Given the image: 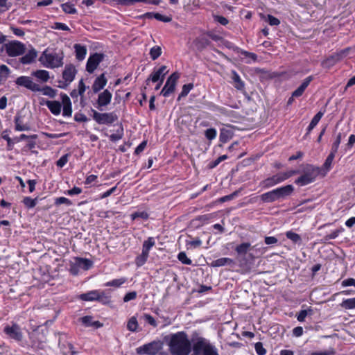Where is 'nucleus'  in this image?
I'll return each mask as SVG.
<instances>
[{"mask_svg": "<svg viewBox=\"0 0 355 355\" xmlns=\"http://www.w3.org/2000/svg\"><path fill=\"white\" fill-rule=\"evenodd\" d=\"M168 345L172 355H189L193 351V345L187 334L183 331L172 334Z\"/></svg>", "mask_w": 355, "mask_h": 355, "instance_id": "1", "label": "nucleus"}, {"mask_svg": "<svg viewBox=\"0 0 355 355\" xmlns=\"http://www.w3.org/2000/svg\"><path fill=\"white\" fill-rule=\"evenodd\" d=\"M294 191V187L288 184L266 192L259 196L262 203H272L280 199H285Z\"/></svg>", "mask_w": 355, "mask_h": 355, "instance_id": "2", "label": "nucleus"}, {"mask_svg": "<svg viewBox=\"0 0 355 355\" xmlns=\"http://www.w3.org/2000/svg\"><path fill=\"white\" fill-rule=\"evenodd\" d=\"M301 172L302 174L295 180V183L300 187L315 182L319 175L322 176L320 167L311 164H303Z\"/></svg>", "mask_w": 355, "mask_h": 355, "instance_id": "3", "label": "nucleus"}, {"mask_svg": "<svg viewBox=\"0 0 355 355\" xmlns=\"http://www.w3.org/2000/svg\"><path fill=\"white\" fill-rule=\"evenodd\" d=\"M193 355H219L218 349L208 339L198 337L193 343Z\"/></svg>", "mask_w": 355, "mask_h": 355, "instance_id": "4", "label": "nucleus"}, {"mask_svg": "<svg viewBox=\"0 0 355 355\" xmlns=\"http://www.w3.org/2000/svg\"><path fill=\"white\" fill-rule=\"evenodd\" d=\"M300 172L299 170H290L286 172H279L262 180L260 182V185L263 189H268L283 182L293 175L300 173Z\"/></svg>", "mask_w": 355, "mask_h": 355, "instance_id": "5", "label": "nucleus"}, {"mask_svg": "<svg viewBox=\"0 0 355 355\" xmlns=\"http://www.w3.org/2000/svg\"><path fill=\"white\" fill-rule=\"evenodd\" d=\"M63 57L56 53H49L47 50L43 52L40 58L42 64L48 68H56L62 66Z\"/></svg>", "mask_w": 355, "mask_h": 355, "instance_id": "6", "label": "nucleus"}, {"mask_svg": "<svg viewBox=\"0 0 355 355\" xmlns=\"http://www.w3.org/2000/svg\"><path fill=\"white\" fill-rule=\"evenodd\" d=\"M92 266V261L87 259L75 258L70 262V272L76 275L81 270H87Z\"/></svg>", "mask_w": 355, "mask_h": 355, "instance_id": "7", "label": "nucleus"}, {"mask_svg": "<svg viewBox=\"0 0 355 355\" xmlns=\"http://www.w3.org/2000/svg\"><path fill=\"white\" fill-rule=\"evenodd\" d=\"M180 75L178 71L171 73L167 78L166 82L161 90L160 94L164 97H168L175 90L176 85Z\"/></svg>", "mask_w": 355, "mask_h": 355, "instance_id": "8", "label": "nucleus"}, {"mask_svg": "<svg viewBox=\"0 0 355 355\" xmlns=\"http://www.w3.org/2000/svg\"><path fill=\"white\" fill-rule=\"evenodd\" d=\"M7 53L10 56H18L22 55L25 52V45L18 41H12L6 45Z\"/></svg>", "mask_w": 355, "mask_h": 355, "instance_id": "9", "label": "nucleus"}, {"mask_svg": "<svg viewBox=\"0 0 355 355\" xmlns=\"http://www.w3.org/2000/svg\"><path fill=\"white\" fill-rule=\"evenodd\" d=\"M80 299L84 301L98 300L104 304L109 302V299L103 295V292L98 291H92L86 293L81 294Z\"/></svg>", "mask_w": 355, "mask_h": 355, "instance_id": "10", "label": "nucleus"}, {"mask_svg": "<svg viewBox=\"0 0 355 355\" xmlns=\"http://www.w3.org/2000/svg\"><path fill=\"white\" fill-rule=\"evenodd\" d=\"M17 85L26 87L32 92H37L40 90V86L35 83L31 77L20 76L15 80Z\"/></svg>", "mask_w": 355, "mask_h": 355, "instance_id": "11", "label": "nucleus"}, {"mask_svg": "<svg viewBox=\"0 0 355 355\" xmlns=\"http://www.w3.org/2000/svg\"><path fill=\"white\" fill-rule=\"evenodd\" d=\"M159 343L154 341L137 348V353L138 354L155 355L159 350Z\"/></svg>", "mask_w": 355, "mask_h": 355, "instance_id": "12", "label": "nucleus"}, {"mask_svg": "<svg viewBox=\"0 0 355 355\" xmlns=\"http://www.w3.org/2000/svg\"><path fill=\"white\" fill-rule=\"evenodd\" d=\"M166 66L162 65L157 69H154L150 73L149 77L146 79V85L149 84L150 81L157 83L163 78L164 80L165 76L168 73V71L166 70Z\"/></svg>", "mask_w": 355, "mask_h": 355, "instance_id": "13", "label": "nucleus"}, {"mask_svg": "<svg viewBox=\"0 0 355 355\" xmlns=\"http://www.w3.org/2000/svg\"><path fill=\"white\" fill-rule=\"evenodd\" d=\"M103 58V54L96 53L91 55L87 62L86 70L90 73H93L102 61Z\"/></svg>", "mask_w": 355, "mask_h": 355, "instance_id": "14", "label": "nucleus"}, {"mask_svg": "<svg viewBox=\"0 0 355 355\" xmlns=\"http://www.w3.org/2000/svg\"><path fill=\"white\" fill-rule=\"evenodd\" d=\"M112 141L119 140L123 136V127L121 123L117 121L116 116L112 114Z\"/></svg>", "mask_w": 355, "mask_h": 355, "instance_id": "15", "label": "nucleus"}, {"mask_svg": "<svg viewBox=\"0 0 355 355\" xmlns=\"http://www.w3.org/2000/svg\"><path fill=\"white\" fill-rule=\"evenodd\" d=\"M4 332L11 338L15 339L17 340H20L22 338L20 328L15 324H12V326H6L4 328Z\"/></svg>", "mask_w": 355, "mask_h": 355, "instance_id": "16", "label": "nucleus"}, {"mask_svg": "<svg viewBox=\"0 0 355 355\" xmlns=\"http://www.w3.org/2000/svg\"><path fill=\"white\" fill-rule=\"evenodd\" d=\"M313 79V77L312 76L306 77L302 84L292 93L293 97L297 98L301 96Z\"/></svg>", "mask_w": 355, "mask_h": 355, "instance_id": "17", "label": "nucleus"}, {"mask_svg": "<svg viewBox=\"0 0 355 355\" xmlns=\"http://www.w3.org/2000/svg\"><path fill=\"white\" fill-rule=\"evenodd\" d=\"M110 100L111 94L107 89H105L104 92H103L98 95V98L97 101L98 109L102 110V107L107 105L110 103Z\"/></svg>", "mask_w": 355, "mask_h": 355, "instance_id": "18", "label": "nucleus"}, {"mask_svg": "<svg viewBox=\"0 0 355 355\" xmlns=\"http://www.w3.org/2000/svg\"><path fill=\"white\" fill-rule=\"evenodd\" d=\"M336 153H332L330 151L329 155L327 156V157L326 158L323 165L322 167H320V168L322 169V177H325L327 175V174L328 173V172L331 170V165H332V163H333V161L334 159V157H335V155H336Z\"/></svg>", "mask_w": 355, "mask_h": 355, "instance_id": "19", "label": "nucleus"}, {"mask_svg": "<svg viewBox=\"0 0 355 355\" xmlns=\"http://www.w3.org/2000/svg\"><path fill=\"white\" fill-rule=\"evenodd\" d=\"M62 103L63 105V116H71L72 114L71 102L67 94L61 95Z\"/></svg>", "mask_w": 355, "mask_h": 355, "instance_id": "20", "label": "nucleus"}, {"mask_svg": "<svg viewBox=\"0 0 355 355\" xmlns=\"http://www.w3.org/2000/svg\"><path fill=\"white\" fill-rule=\"evenodd\" d=\"M202 105L205 108L214 112H218L222 114H225L227 113V110L224 107L219 106L211 101H205L202 103Z\"/></svg>", "mask_w": 355, "mask_h": 355, "instance_id": "21", "label": "nucleus"}, {"mask_svg": "<svg viewBox=\"0 0 355 355\" xmlns=\"http://www.w3.org/2000/svg\"><path fill=\"white\" fill-rule=\"evenodd\" d=\"M234 261L231 258L222 257L218 259L214 260L210 263L211 267H221L225 266H232L234 265Z\"/></svg>", "mask_w": 355, "mask_h": 355, "instance_id": "22", "label": "nucleus"}, {"mask_svg": "<svg viewBox=\"0 0 355 355\" xmlns=\"http://www.w3.org/2000/svg\"><path fill=\"white\" fill-rule=\"evenodd\" d=\"M76 70L72 65L67 66L62 73V77L67 83H71L73 80Z\"/></svg>", "mask_w": 355, "mask_h": 355, "instance_id": "23", "label": "nucleus"}, {"mask_svg": "<svg viewBox=\"0 0 355 355\" xmlns=\"http://www.w3.org/2000/svg\"><path fill=\"white\" fill-rule=\"evenodd\" d=\"M232 79L233 80V85L234 87L240 91H244L245 90V83L241 80L240 76L238 74V73L232 70Z\"/></svg>", "mask_w": 355, "mask_h": 355, "instance_id": "24", "label": "nucleus"}, {"mask_svg": "<svg viewBox=\"0 0 355 355\" xmlns=\"http://www.w3.org/2000/svg\"><path fill=\"white\" fill-rule=\"evenodd\" d=\"M107 79L105 78L104 74H101L100 76L97 77L94 80V83L92 85V89L94 92L96 93L101 89H102L105 85L107 84Z\"/></svg>", "mask_w": 355, "mask_h": 355, "instance_id": "25", "label": "nucleus"}, {"mask_svg": "<svg viewBox=\"0 0 355 355\" xmlns=\"http://www.w3.org/2000/svg\"><path fill=\"white\" fill-rule=\"evenodd\" d=\"M325 110H320L311 119L309 126L306 128V135L309 134L312 130L318 125L321 118L324 114Z\"/></svg>", "mask_w": 355, "mask_h": 355, "instance_id": "26", "label": "nucleus"}, {"mask_svg": "<svg viewBox=\"0 0 355 355\" xmlns=\"http://www.w3.org/2000/svg\"><path fill=\"white\" fill-rule=\"evenodd\" d=\"M93 118L99 123H107L111 121L110 115L107 113H98L95 110H92Z\"/></svg>", "mask_w": 355, "mask_h": 355, "instance_id": "27", "label": "nucleus"}, {"mask_svg": "<svg viewBox=\"0 0 355 355\" xmlns=\"http://www.w3.org/2000/svg\"><path fill=\"white\" fill-rule=\"evenodd\" d=\"M46 105L50 110L52 114L55 115H58L60 114L62 104L59 101H47L46 102Z\"/></svg>", "mask_w": 355, "mask_h": 355, "instance_id": "28", "label": "nucleus"}, {"mask_svg": "<svg viewBox=\"0 0 355 355\" xmlns=\"http://www.w3.org/2000/svg\"><path fill=\"white\" fill-rule=\"evenodd\" d=\"M339 62L338 58L336 57V55L332 53L329 57H327L326 59H324L321 65L323 68L329 69L332 67H334L336 64H337Z\"/></svg>", "mask_w": 355, "mask_h": 355, "instance_id": "29", "label": "nucleus"}, {"mask_svg": "<svg viewBox=\"0 0 355 355\" xmlns=\"http://www.w3.org/2000/svg\"><path fill=\"white\" fill-rule=\"evenodd\" d=\"M234 136V132L230 129L222 128L220 131L219 140L221 143L225 144Z\"/></svg>", "mask_w": 355, "mask_h": 355, "instance_id": "30", "label": "nucleus"}, {"mask_svg": "<svg viewBox=\"0 0 355 355\" xmlns=\"http://www.w3.org/2000/svg\"><path fill=\"white\" fill-rule=\"evenodd\" d=\"M15 130L17 131H28L31 130L28 124L24 123L20 116H16L15 118Z\"/></svg>", "mask_w": 355, "mask_h": 355, "instance_id": "31", "label": "nucleus"}, {"mask_svg": "<svg viewBox=\"0 0 355 355\" xmlns=\"http://www.w3.org/2000/svg\"><path fill=\"white\" fill-rule=\"evenodd\" d=\"M76 57L78 60H83L85 59V55L87 54V49L85 46H83L79 44H76L74 45Z\"/></svg>", "mask_w": 355, "mask_h": 355, "instance_id": "32", "label": "nucleus"}, {"mask_svg": "<svg viewBox=\"0 0 355 355\" xmlns=\"http://www.w3.org/2000/svg\"><path fill=\"white\" fill-rule=\"evenodd\" d=\"M32 75L37 78L42 83H46L49 79V73L46 70H37L32 73Z\"/></svg>", "mask_w": 355, "mask_h": 355, "instance_id": "33", "label": "nucleus"}, {"mask_svg": "<svg viewBox=\"0 0 355 355\" xmlns=\"http://www.w3.org/2000/svg\"><path fill=\"white\" fill-rule=\"evenodd\" d=\"M252 249L251 244L248 242L242 243L238 245L234 250L239 255H244Z\"/></svg>", "mask_w": 355, "mask_h": 355, "instance_id": "34", "label": "nucleus"}, {"mask_svg": "<svg viewBox=\"0 0 355 355\" xmlns=\"http://www.w3.org/2000/svg\"><path fill=\"white\" fill-rule=\"evenodd\" d=\"M37 57V52L35 50L29 51L25 55L21 58V62L27 64L31 63Z\"/></svg>", "mask_w": 355, "mask_h": 355, "instance_id": "35", "label": "nucleus"}, {"mask_svg": "<svg viewBox=\"0 0 355 355\" xmlns=\"http://www.w3.org/2000/svg\"><path fill=\"white\" fill-rule=\"evenodd\" d=\"M286 236L295 244H300L302 243L300 235L293 231H287L286 232Z\"/></svg>", "mask_w": 355, "mask_h": 355, "instance_id": "36", "label": "nucleus"}, {"mask_svg": "<svg viewBox=\"0 0 355 355\" xmlns=\"http://www.w3.org/2000/svg\"><path fill=\"white\" fill-rule=\"evenodd\" d=\"M194 87V85L193 83L185 84L182 87V91L180 93L177 100L179 101L182 98L186 97L190 91L193 89Z\"/></svg>", "mask_w": 355, "mask_h": 355, "instance_id": "37", "label": "nucleus"}, {"mask_svg": "<svg viewBox=\"0 0 355 355\" xmlns=\"http://www.w3.org/2000/svg\"><path fill=\"white\" fill-rule=\"evenodd\" d=\"M155 245V241L153 237H148L147 240L144 241L142 245V251L148 254L150 249Z\"/></svg>", "mask_w": 355, "mask_h": 355, "instance_id": "38", "label": "nucleus"}, {"mask_svg": "<svg viewBox=\"0 0 355 355\" xmlns=\"http://www.w3.org/2000/svg\"><path fill=\"white\" fill-rule=\"evenodd\" d=\"M81 321L86 327L93 326L95 327H99L101 326L98 321H92V318L91 316H85L81 318Z\"/></svg>", "mask_w": 355, "mask_h": 355, "instance_id": "39", "label": "nucleus"}, {"mask_svg": "<svg viewBox=\"0 0 355 355\" xmlns=\"http://www.w3.org/2000/svg\"><path fill=\"white\" fill-rule=\"evenodd\" d=\"M138 327L137 318L135 316L131 317L128 321L127 329L130 331L135 332L137 331Z\"/></svg>", "mask_w": 355, "mask_h": 355, "instance_id": "40", "label": "nucleus"}, {"mask_svg": "<svg viewBox=\"0 0 355 355\" xmlns=\"http://www.w3.org/2000/svg\"><path fill=\"white\" fill-rule=\"evenodd\" d=\"M162 48L159 46H154L150 49V56L153 60H157L162 54Z\"/></svg>", "mask_w": 355, "mask_h": 355, "instance_id": "41", "label": "nucleus"}, {"mask_svg": "<svg viewBox=\"0 0 355 355\" xmlns=\"http://www.w3.org/2000/svg\"><path fill=\"white\" fill-rule=\"evenodd\" d=\"M148 255V254L142 251L141 254L137 256L135 259V264L137 266H142L146 262Z\"/></svg>", "mask_w": 355, "mask_h": 355, "instance_id": "42", "label": "nucleus"}, {"mask_svg": "<svg viewBox=\"0 0 355 355\" xmlns=\"http://www.w3.org/2000/svg\"><path fill=\"white\" fill-rule=\"evenodd\" d=\"M340 306L345 309H355V297L344 300Z\"/></svg>", "mask_w": 355, "mask_h": 355, "instance_id": "43", "label": "nucleus"}, {"mask_svg": "<svg viewBox=\"0 0 355 355\" xmlns=\"http://www.w3.org/2000/svg\"><path fill=\"white\" fill-rule=\"evenodd\" d=\"M130 218L132 220H135L139 218L143 220H147L149 218V214L145 211H135L130 214Z\"/></svg>", "mask_w": 355, "mask_h": 355, "instance_id": "44", "label": "nucleus"}, {"mask_svg": "<svg viewBox=\"0 0 355 355\" xmlns=\"http://www.w3.org/2000/svg\"><path fill=\"white\" fill-rule=\"evenodd\" d=\"M39 92H41L44 95L51 98L55 97L56 95V91L49 86H45L44 87H40V90Z\"/></svg>", "mask_w": 355, "mask_h": 355, "instance_id": "45", "label": "nucleus"}, {"mask_svg": "<svg viewBox=\"0 0 355 355\" xmlns=\"http://www.w3.org/2000/svg\"><path fill=\"white\" fill-rule=\"evenodd\" d=\"M313 312V310L311 309V308L310 307L309 309H308L307 310H301L296 315V318H297V320L299 321V322H304L305 320V318L306 317L309 315V314H311Z\"/></svg>", "mask_w": 355, "mask_h": 355, "instance_id": "46", "label": "nucleus"}, {"mask_svg": "<svg viewBox=\"0 0 355 355\" xmlns=\"http://www.w3.org/2000/svg\"><path fill=\"white\" fill-rule=\"evenodd\" d=\"M342 140V135L341 133H338L333 142L331 148V152L336 153L338 152V150L339 148V146L341 143Z\"/></svg>", "mask_w": 355, "mask_h": 355, "instance_id": "47", "label": "nucleus"}, {"mask_svg": "<svg viewBox=\"0 0 355 355\" xmlns=\"http://www.w3.org/2000/svg\"><path fill=\"white\" fill-rule=\"evenodd\" d=\"M350 50H351V49L349 47H347L345 49L337 51L336 52L334 53V54L336 55V57L338 58V60L340 62L343 59H344L345 57L347 56Z\"/></svg>", "mask_w": 355, "mask_h": 355, "instance_id": "48", "label": "nucleus"}, {"mask_svg": "<svg viewBox=\"0 0 355 355\" xmlns=\"http://www.w3.org/2000/svg\"><path fill=\"white\" fill-rule=\"evenodd\" d=\"M343 232H344V228H343L342 227L337 229V230H335L334 231H332L330 234H327L325 236H324V239L325 240H331V239H336L339 234L340 233H342Z\"/></svg>", "mask_w": 355, "mask_h": 355, "instance_id": "49", "label": "nucleus"}, {"mask_svg": "<svg viewBox=\"0 0 355 355\" xmlns=\"http://www.w3.org/2000/svg\"><path fill=\"white\" fill-rule=\"evenodd\" d=\"M202 245V241L197 237L192 241H186V246L189 248H197Z\"/></svg>", "mask_w": 355, "mask_h": 355, "instance_id": "50", "label": "nucleus"}, {"mask_svg": "<svg viewBox=\"0 0 355 355\" xmlns=\"http://www.w3.org/2000/svg\"><path fill=\"white\" fill-rule=\"evenodd\" d=\"M178 260L183 264L191 265L192 264V261L187 257L186 253L184 252H180L178 254Z\"/></svg>", "mask_w": 355, "mask_h": 355, "instance_id": "51", "label": "nucleus"}, {"mask_svg": "<svg viewBox=\"0 0 355 355\" xmlns=\"http://www.w3.org/2000/svg\"><path fill=\"white\" fill-rule=\"evenodd\" d=\"M143 318L144 321L151 325L153 327H157V323L155 320V319L150 314L148 313H144L143 315Z\"/></svg>", "mask_w": 355, "mask_h": 355, "instance_id": "52", "label": "nucleus"}, {"mask_svg": "<svg viewBox=\"0 0 355 355\" xmlns=\"http://www.w3.org/2000/svg\"><path fill=\"white\" fill-rule=\"evenodd\" d=\"M37 198L33 199L30 197H25L23 203L28 208H33L37 204Z\"/></svg>", "mask_w": 355, "mask_h": 355, "instance_id": "53", "label": "nucleus"}, {"mask_svg": "<svg viewBox=\"0 0 355 355\" xmlns=\"http://www.w3.org/2000/svg\"><path fill=\"white\" fill-rule=\"evenodd\" d=\"M227 159V155H223L220 157H218L216 159L211 162L209 164V168H214L216 167L221 162Z\"/></svg>", "mask_w": 355, "mask_h": 355, "instance_id": "54", "label": "nucleus"}, {"mask_svg": "<svg viewBox=\"0 0 355 355\" xmlns=\"http://www.w3.org/2000/svg\"><path fill=\"white\" fill-rule=\"evenodd\" d=\"M217 135L216 130L214 128H208L205 132V137L209 140H212L216 138Z\"/></svg>", "mask_w": 355, "mask_h": 355, "instance_id": "55", "label": "nucleus"}, {"mask_svg": "<svg viewBox=\"0 0 355 355\" xmlns=\"http://www.w3.org/2000/svg\"><path fill=\"white\" fill-rule=\"evenodd\" d=\"M63 11L69 14H74L76 12V9L74 6L69 3L62 4Z\"/></svg>", "mask_w": 355, "mask_h": 355, "instance_id": "56", "label": "nucleus"}, {"mask_svg": "<svg viewBox=\"0 0 355 355\" xmlns=\"http://www.w3.org/2000/svg\"><path fill=\"white\" fill-rule=\"evenodd\" d=\"M254 349H255L256 353L258 355H266V354L267 352L266 349L263 346V343L261 342H257L255 343Z\"/></svg>", "mask_w": 355, "mask_h": 355, "instance_id": "57", "label": "nucleus"}, {"mask_svg": "<svg viewBox=\"0 0 355 355\" xmlns=\"http://www.w3.org/2000/svg\"><path fill=\"white\" fill-rule=\"evenodd\" d=\"M154 18L158 21L163 22H170L172 21L171 17L163 15L159 12H155V14L154 15Z\"/></svg>", "mask_w": 355, "mask_h": 355, "instance_id": "58", "label": "nucleus"}, {"mask_svg": "<svg viewBox=\"0 0 355 355\" xmlns=\"http://www.w3.org/2000/svg\"><path fill=\"white\" fill-rule=\"evenodd\" d=\"M213 18L215 21L219 23L223 26H226L229 23V20L223 16L214 15Z\"/></svg>", "mask_w": 355, "mask_h": 355, "instance_id": "59", "label": "nucleus"}, {"mask_svg": "<svg viewBox=\"0 0 355 355\" xmlns=\"http://www.w3.org/2000/svg\"><path fill=\"white\" fill-rule=\"evenodd\" d=\"M240 53L244 55L245 58H250L253 62H256L257 60V55L254 53L241 49L240 51Z\"/></svg>", "mask_w": 355, "mask_h": 355, "instance_id": "60", "label": "nucleus"}, {"mask_svg": "<svg viewBox=\"0 0 355 355\" xmlns=\"http://www.w3.org/2000/svg\"><path fill=\"white\" fill-rule=\"evenodd\" d=\"M128 279L126 277H121L119 279H112V287L119 288L123 284L126 283Z\"/></svg>", "mask_w": 355, "mask_h": 355, "instance_id": "61", "label": "nucleus"}, {"mask_svg": "<svg viewBox=\"0 0 355 355\" xmlns=\"http://www.w3.org/2000/svg\"><path fill=\"white\" fill-rule=\"evenodd\" d=\"M148 141L144 140L136 148L135 150V155H140L147 146Z\"/></svg>", "mask_w": 355, "mask_h": 355, "instance_id": "62", "label": "nucleus"}, {"mask_svg": "<svg viewBox=\"0 0 355 355\" xmlns=\"http://www.w3.org/2000/svg\"><path fill=\"white\" fill-rule=\"evenodd\" d=\"M137 296V293L136 291H131L128 293H126L123 297V302H128L130 300H135Z\"/></svg>", "mask_w": 355, "mask_h": 355, "instance_id": "63", "label": "nucleus"}, {"mask_svg": "<svg viewBox=\"0 0 355 355\" xmlns=\"http://www.w3.org/2000/svg\"><path fill=\"white\" fill-rule=\"evenodd\" d=\"M335 351L334 349H330L329 350H324L320 352H313L310 353L309 355H334Z\"/></svg>", "mask_w": 355, "mask_h": 355, "instance_id": "64", "label": "nucleus"}]
</instances>
